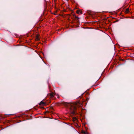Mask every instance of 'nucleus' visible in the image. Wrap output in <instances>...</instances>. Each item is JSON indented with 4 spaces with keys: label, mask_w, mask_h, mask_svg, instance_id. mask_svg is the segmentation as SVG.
Masks as SVG:
<instances>
[{
    "label": "nucleus",
    "mask_w": 134,
    "mask_h": 134,
    "mask_svg": "<svg viewBox=\"0 0 134 134\" xmlns=\"http://www.w3.org/2000/svg\"><path fill=\"white\" fill-rule=\"evenodd\" d=\"M62 105H64L65 107L68 108L69 110V111L71 114L73 115L76 114V112L78 107V105L76 103H68L64 102H62L61 103Z\"/></svg>",
    "instance_id": "1"
},
{
    "label": "nucleus",
    "mask_w": 134,
    "mask_h": 134,
    "mask_svg": "<svg viewBox=\"0 0 134 134\" xmlns=\"http://www.w3.org/2000/svg\"><path fill=\"white\" fill-rule=\"evenodd\" d=\"M45 104V103L44 102L41 101L39 103V105H44Z\"/></svg>",
    "instance_id": "2"
},
{
    "label": "nucleus",
    "mask_w": 134,
    "mask_h": 134,
    "mask_svg": "<svg viewBox=\"0 0 134 134\" xmlns=\"http://www.w3.org/2000/svg\"><path fill=\"white\" fill-rule=\"evenodd\" d=\"M39 35L38 34H37L36 35V40L39 41L40 40V38L39 37Z\"/></svg>",
    "instance_id": "3"
},
{
    "label": "nucleus",
    "mask_w": 134,
    "mask_h": 134,
    "mask_svg": "<svg viewBox=\"0 0 134 134\" xmlns=\"http://www.w3.org/2000/svg\"><path fill=\"white\" fill-rule=\"evenodd\" d=\"M49 94L50 95L51 97H54V94L53 92H52L51 93Z\"/></svg>",
    "instance_id": "4"
},
{
    "label": "nucleus",
    "mask_w": 134,
    "mask_h": 134,
    "mask_svg": "<svg viewBox=\"0 0 134 134\" xmlns=\"http://www.w3.org/2000/svg\"><path fill=\"white\" fill-rule=\"evenodd\" d=\"M129 8H127L126 9L125 12L126 13H127L129 12Z\"/></svg>",
    "instance_id": "5"
},
{
    "label": "nucleus",
    "mask_w": 134,
    "mask_h": 134,
    "mask_svg": "<svg viewBox=\"0 0 134 134\" xmlns=\"http://www.w3.org/2000/svg\"><path fill=\"white\" fill-rule=\"evenodd\" d=\"M76 12L78 14H82L80 10H77L76 11Z\"/></svg>",
    "instance_id": "6"
},
{
    "label": "nucleus",
    "mask_w": 134,
    "mask_h": 134,
    "mask_svg": "<svg viewBox=\"0 0 134 134\" xmlns=\"http://www.w3.org/2000/svg\"><path fill=\"white\" fill-rule=\"evenodd\" d=\"M74 17L76 19H79V18L77 17L75 14H73V15Z\"/></svg>",
    "instance_id": "7"
},
{
    "label": "nucleus",
    "mask_w": 134,
    "mask_h": 134,
    "mask_svg": "<svg viewBox=\"0 0 134 134\" xmlns=\"http://www.w3.org/2000/svg\"><path fill=\"white\" fill-rule=\"evenodd\" d=\"M73 120L74 121H75L77 120V119L76 117H74L73 118Z\"/></svg>",
    "instance_id": "8"
},
{
    "label": "nucleus",
    "mask_w": 134,
    "mask_h": 134,
    "mask_svg": "<svg viewBox=\"0 0 134 134\" xmlns=\"http://www.w3.org/2000/svg\"><path fill=\"white\" fill-rule=\"evenodd\" d=\"M84 134H86V132H83Z\"/></svg>",
    "instance_id": "9"
}]
</instances>
